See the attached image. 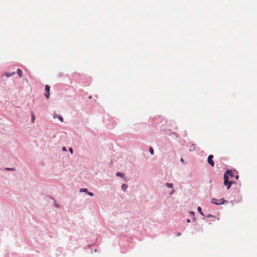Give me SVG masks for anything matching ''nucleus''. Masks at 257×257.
Here are the masks:
<instances>
[{
  "label": "nucleus",
  "instance_id": "obj_12",
  "mask_svg": "<svg viewBox=\"0 0 257 257\" xmlns=\"http://www.w3.org/2000/svg\"><path fill=\"white\" fill-rule=\"evenodd\" d=\"M197 210L201 213V214H202V215H204V214H203V213L201 211V208L200 207H198L197 208Z\"/></svg>",
  "mask_w": 257,
  "mask_h": 257
},
{
  "label": "nucleus",
  "instance_id": "obj_1",
  "mask_svg": "<svg viewBox=\"0 0 257 257\" xmlns=\"http://www.w3.org/2000/svg\"><path fill=\"white\" fill-rule=\"evenodd\" d=\"M229 176L233 177V173L231 171H227L224 175V185L227 186V189H228L231 186L232 182H229Z\"/></svg>",
  "mask_w": 257,
  "mask_h": 257
},
{
  "label": "nucleus",
  "instance_id": "obj_14",
  "mask_svg": "<svg viewBox=\"0 0 257 257\" xmlns=\"http://www.w3.org/2000/svg\"><path fill=\"white\" fill-rule=\"evenodd\" d=\"M58 118L61 121V122H63V117L60 116V115H59L58 116Z\"/></svg>",
  "mask_w": 257,
  "mask_h": 257
},
{
  "label": "nucleus",
  "instance_id": "obj_20",
  "mask_svg": "<svg viewBox=\"0 0 257 257\" xmlns=\"http://www.w3.org/2000/svg\"><path fill=\"white\" fill-rule=\"evenodd\" d=\"M211 216H212V215H208L207 217H211Z\"/></svg>",
  "mask_w": 257,
  "mask_h": 257
},
{
  "label": "nucleus",
  "instance_id": "obj_11",
  "mask_svg": "<svg viewBox=\"0 0 257 257\" xmlns=\"http://www.w3.org/2000/svg\"><path fill=\"white\" fill-rule=\"evenodd\" d=\"M80 192H86L87 193V189H86V188H82V189H80Z\"/></svg>",
  "mask_w": 257,
  "mask_h": 257
},
{
  "label": "nucleus",
  "instance_id": "obj_4",
  "mask_svg": "<svg viewBox=\"0 0 257 257\" xmlns=\"http://www.w3.org/2000/svg\"><path fill=\"white\" fill-rule=\"evenodd\" d=\"M45 91L46 92V93L45 94V95L46 97L48 99L49 98V92H50V86L48 85H46L45 86Z\"/></svg>",
  "mask_w": 257,
  "mask_h": 257
},
{
  "label": "nucleus",
  "instance_id": "obj_6",
  "mask_svg": "<svg viewBox=\"0 0 257 257\" xmlns=\"http://www.w3.org/2000/svg\"><path fill=\"white\" fill-rule=\"evenodd\" d=\"M15 74V72H13L12 73H6L5 74V75L7 77H10L13 75H14Z\"/></svg>",
  "mask_w": 257,
  "mask_h": 257
},
{
  "label": "nucleus",
  "instance_id": "obj_8",
  "mask_svg": "<svg viewBox=\"0 0 257 257\" xmlns=\"http://www.w3.org/2000/svg\"><path fill=\"white\" fill-rule=\"evenodd\" d=\"M166 186L170 188H172L173 187V184L172 183H167Z\"/></svg>",
  "mask_w": 257,
  "mask_h": 257
},
{
  "label": "nucleus",
  "instance_id": "obj_16",
  "mask_svg": "<svg viewBox=\"0 0 257 257\" xmlns=\"http://www.w3.org/2000/svg\"><path fill=\"white\" fill-rule=\"evenodd\" d=\"M58 116H59V115H57V114L55 113V114H54V115H53V117H54V118H58Z\"/></svg>",
  "mask_w": 257,
  "mask_h": 257
},
{
  "label": "nucleus",
  "instance_id": "obj_22",
  "mask_svg": "<svg viewBox=\"0 0 257 257\" xmlns=\"http://www.w3.org/2000/svg\"><path fill=\"white\" fill-rule=\"evenodd\" d=\"M235 177H236V178L237 179L238 178V175H237Z\"/></svg>",
  "mask_w": 257,
  "mask_h": 257
},
{
  "label": "nucleus",
  "instance_id": "obj_7",
  "mask_svg": "<svg viewBox=\"0 0 257 257\" xmlns=\"http://www.w3.org/2000/svg\"><path fill=\"white\" fill-rule=\"evenodd\" d=\"M127 188V186L125 184H122L121 186V188L123 191H125L126 190Z\"/></svg>",
  "mask_w": 257,
  "mask_h": 257
},
{
  "label": "nucleus",
  "instance_id": "obj_18",
  "mask_svg": "<svg viewBox=\"0 0 257 257\" xmlns=\"http://www.w3.org/2000/svg\"><path fill=\"white\" fill-rule=\"evenodd\" d=\"M69 151L71 153H73V150L72 148H69Z\"/></svg>",
  "mask_w": 257,
  "mask_h": 257
},
{
  "label": "nucleus",
  "instance_id": "obj_23",
  "mask_svg": "<svg viewBox=\"0 0 257 257\" xmlns=\"http://www.w3.org/2000/svg\"><path fill=\"white\" fill-rule=\"evenodd\" d=\"M191 214H194V212H191Z\"/></svg>",
  "mask_w": 257,
  "mask_h": 257
},
{
  "label": "nucleus",
  "instance_id": "obj_19",
  "mask_svg": "<svg viewBox=\"0 0 257 257\" xmlns=\"http://www.w3.org/2000/svg\"><path fill=\"white\" fill-rule=\"evenodd\" d=\"M181 161L183 163H184V160L183 159V158H182L181 159Z\"/></svg>",
  "mask_w": 257,
  "mask_h": 257
},
{
  "label": "nucleus",
  "instance_id": "obj_21",
  "mask_svg": "<svg viewBox=\"0 0 257 257\" xmlns=\"http://www.w3.org/2000/svg\"><path fill=\"white\" fill-rule=\"evenodd\" d=\"M187 222H190V220H189V219H188L187 220Z\"/></svg>",
  "mask_w": 257,
  "mask_h": 257
},
{
  "label": "nucleus",
  "instance_id": "obj_15",
  "mask_svg": "<svg viewBox=\"0 0 257 257\" xmlns=\"http://www.w3.org/2000/svg\"><path fill=\"white\" fill-rule=\"evenodd\" d=\"M87 194H88V195H89L90 196H93V193H92V192H87Z\"/></svg>",
  "mask_w": 257,
  "mask_h": 257
},
{
  "label": "nucleus",
  "instance_id": "obj_10",
  "mask_svg": "<svg viewBox=\"0 0 257 257\" xmlns=\"http://www.w3.org/2000/svg\"><path fill=\"white\" fill-rule=\"evenodd\" d=\"M116 176L123 178V176H124V174H122V173H121L120 172H117L116 173Z\"/></svg>",
  "mask_w": 257,
  "mask_h": 257
},
{
  "label": "nucleus",
  "instance_id": "obj_2",
  "mask_svg": "<svg viewBox=\"0 0 257 257\" xmlns=\"http://www.w3.org/2000/svg\"><path fill=\"white\" fill-rule=\"evenodd\" d=\"M211 202L216 205H221L224 204L225 203H228V201L224 200L223 198L220 199H217L213 198L211 200Z\"/></svg>",
  "mask_w": 257,
  "mask_h": 257
},
{
  "label": "nucleus",
  "instance_id": "obj_17",
  "mask_svg": "<svg viewBox=\"0 0 257 257\" xmlns=\"http://www.w3.org/2000/svg\"><path fill=\"white\" fill-rule=\"evenodd\" d=\"M6 169L7 170H14V169L10 168H6Z\"/></svg>",
  "mask_w": 257,
  "mask_h": 257
},
{
  "label": "nucleus",
  "instance_id": "obj_13",
  "mask_svg": "<svg viewBox=\"0 0 257 257\" xmlns=\"http://www.w3.org/2000/svg\"><path fill=\"white\" fill-rule=\"evenodd\" d=\"M31 115H32V120L33 122H34V120H35V115L33 113H32Z\"/></svg>",
  "mask_w": 257,
  "mask_h": 257
},
{
  "label": "nucleus",
  "instance_id": "obj_25",
  "mask_svg": "<svg viewBox=\"0 0 257 257\" xmlns=\"http://www.w3.org/2000/svg\"><path fill=\"white\" fill-rule=\"evenodd\" d=\"M173 192H174V191H173V190H172V192H171V194H173Z\"/></svg>",
  "mask_w": 257,
  "mask_h": 257
},
{
  "label": "nucleus",
  "instance_id": "obj_24",
  "mask_svg": "<svg viewBox=\"0 0 257 257\" xmlns=\"http://www.w3.org/2000/svg\"><path fill=\"white\" fill-rule=\"evenodd\" d=\"M181 235V233H179L177 234V235H178V236H179V235Z\"/></svg>",
  "mask_w": 257,
  "mask_h": 257
},
{
  "label": "nucleus",
  "instance_id": "obj_3",
  "mask_svg": "<svg viewBox=\"0 0 257 257\" xmlns=\"http://www.w3.org/2000/svg\"><path fill=\"white\" fill-rule=\"evenodd\" d=\"M213 156L212 155H210L208 157L207 162L209 165H211V167H214V163L213 161Z\"/></svg>",
  "mask_w": 257,
  "mask_h": 257
},
{
  "label": "nucleus",
  "instance_id": "obj_5",
  "mask_svg": "<svg viewBox=\"0 0 257 257\" xmlns=\"http://www.w3.org/2000/svg\"><path fill=\"white\" fill-rule=\"evenodd\" d=\"M17 72L20 77H21L22 76L23 72H22V70H21L20 69H18Z\"/></svg>",
  "mask_w": 257,
  "mask_h": 257
},
{
  "label": "nucleus",
  "instance_id": "obj_9",
  "mask_svg": "<svg viewBox=\"0 0 257 257\" xmlns=\"http://www.w3.org/2000/svg\"><path fill=\"white\" fill-rule=\"evenodd\" d=\"M149 152L151 155H154V150L152 147H150Z\"/></svg>",
  "mask_w": 257,
  "mask_h": 257
}]
</instances>
